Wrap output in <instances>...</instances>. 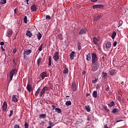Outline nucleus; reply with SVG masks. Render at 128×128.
I'll return each mask as SVG.
<instances>
[{
  "mask_svg": "<svg viewBox=\"0 0 128 128\" xmlns=\"http://www.w3.org/2000/svg\"><path fill=\"white\" fill-rule=\"evenodd\" d=\"M92 56V64H96L98 62V56H96V53H92L91 54Z\"/></svg>",
  "mask_w": 128,
  "mask_h": 128,
  "instance_id": "f257e3e1",
  "label": "nucleus"
},
{
  "mask_svg": "<svg viewBox=\"0 0 128 128\" xmlns=\"http://www.w3.org/2000/svg\"><path fill=\"white\" fill-rule=\"evenodd\" d=\"M48 90V87L46 86H44L41 92H40V97L42 98V96H44V94H46V90Z\"/></svg>",
  "mask_w": 128,
  "mask_h": 128,
  "instance_id": "f03ea898",
  "label": "nucleus"
},
{
  "mask_svg": "<svg viewBox=\"0 0 128 128\" xmlns=\"http://www.w3.org/2000/svg\"><path fill=\"white\" fill-rule=\"evenodd\" d=\"M91 66H92V72H96L98 70V68L100 66H99L98 63H94V64H92V65Z\"/></svg>",
  "mask_w": 128,
  "mask_h": 128,
  "instance_id": "7ed1b4c3",
  "label": "nucleus"
},
{
  "mask_svg": "<svg viewBox=\"0 0 128 128\" xmlns=\"http://www.w3.org/2000/svg\"><path fill=\"white\" fill-rule=\"evenodd\" d=\"M18 74V70L16 68L12 69L10 72V80H12L14 74Z\"/></svg>",
  "mask_w": 128,
  "mask_h": 128,
  "instance_id": "20e7f679",
  "label": "nucleus"
},
{
  "mask_svg": "<svg viewBox=\"0 0 128 128\" xmlns=\"http://www.w3.org/2000/svg\"><path fill=\"white\" fill-rule=\"evenodd\" d=\"M48 72H42L40 73V80H44V78H48Z\"/></svg>",
  "mask_w": 128,
  "mask_h": 128,
  "instance_id": "39448f33",
  "label": "nucleus"
},
{
  "mask_svg": "<svg viewBox=\"0 0 128 128\" xmlns=\"http://www.w3.org/2000/svg\"><path fill=\"white\" fill-rule=\"evenodd\" d=\"M54 58L55 62H58L60 60V52H56Z\"/></svg>",
  "mask_w": 128,
  "mask_h": 128,
  "instance_id": "423d86ee",
  "label": "nucleus"
},
{
  "mask_svg": "<svg viewBox=\"0 0 128 128\" xmlns=\"http://www.w3.org/2000/svg\"><path fill=\"white\" fill-rule=\"evenodd\" d=\"M13 32H14L12 31V30L8 29L6 31V36L10 38L11 36L12 35Z\"/></svg>",
  "mask_w": 128,
  "mask_h": 128,
  "instance_id": "0eeeda50",
  "label": "nucleus"
},
{
  "mask_svg": "<svg viewBox=\"0 0 128 128\" xmlns=\"http://www.w3.org/2000/svg\"><path fill=\"white\" fill-rule=\"evenodd\" d=\"M8 108V103L6 102H4L3 103V105L2 106V110L4 112H6Z\"/></svg>",
  "mask_w": 128,
  "mask_h": 128,
  "instance_id": "6e6552de",
  "label": "nucleus"
},
{
  "mask_svg": "<svg viewBox=\"0 0 128 128\" xmlns=\"http://www.w3.org/2000/svg\"><path fill=\"white\" fill-rule=\"evenodd\" d=\"M93 8H102L104 9V6L102 4H95L92 6Z\"/></svg>",
  "mask_w": 128,
  "mask_h": 128,
  "instance_id": "1a4fd4ad",
  "label": "nucleus"
},
{
  "mask_svg": "<svg viewBox=\"0 0 128 128\" xmlns=\"http://www.w3.org/2000/svg\"><path fill=\"white\" fill-rule=\"evenodd\" d=\"M32 54V50H24L23 53V54H24V58L26 56H26H28V54Z\"/></svg>",
  "mask_w": 128,
  "mask_h": 128,
  "instance_id": "9d476101",
  "label": "nucleus"
},
{
  "mask_svg": "<svg viewBox=\"0 0 128 128\" xmlns=\"http://www.w3.org/2000/svg\"><path fill=\"white\" fill-rule=\"evenodd\" d=\"M86 28H82L79 32V34L82 35L84 34H86Z\"/></svg>",
  "mask_w": 128,
  "mask_h": 128,
  "instance_id": "9b49d317",
  "label": "nucleus"
},
{
  "mask_svg": "<svg viewBox=\"0 0 128 128\" xmlns=\"http://www.w3.org/2000/svg\"><path fill=\"white\" fill-rule=\"evenodd\" d=\"M27 90L29 92H32V87L30 85V84H28L26 86Z\"/></svg>",
  "mask_w": 128,
  "mask_h": 128,
  "instance_id": "f8f14e48",
  "label": "nucleus"
},
{
  "mask_svg": "<svg viewBox=\"0 0 128 128\" xmlns=\"http://www.w3.org/2000/svg\"><path fill=\"white\" fill-rule=\"evenodd\" d=\"M72 88L74 92L76 90V82H74L72 83Z\"/></svg>",
  "mask_w": 128,
  "mask_h": 128,
  "instance_id": "ddd939ff",
  "label": "nucleus"
},
{
  "mask_svg": "<svg viewBox=\"0 0 128 128\" xmlns=\"http://www.w3.org/2000/svg\"><path fill=\"white\" fill-rule=\"evenodd\" d=\"M102 20V16H98L93 18V20H94V22H98V20Z\"/></svg>",
  "mask_w": 128,
  "mask_h": 128,
  "instance_id": "4468645a",
  "label": "nucleus"
},
{
  "mask_svg": "<svg viewBox=\"0 0 128 128\" xmlns=\"http://www.w3.org/2000/svg\"><path fill=\"white\" fill-rule=\"evenodd\" d=\"M26 36H28V38H32V33L30 30H27L26 32Z\"/></svg>",
  "mask_w": 128,
  "mask_h": 128,
  "instance_id": "2eb2a0df",
  "label": "nucleus"
},
{
  "mask_svg": "<svg viewBox=\"0 0 128 128\" xmlns=\"http://www.w3.org/2000/svg\"><path fill=\"white\" fill-rule=\"evenodd\" d=\"M42 62V57H40L37 61V64L38 66H40V64Z\"/></svg>",
  "mask_w": 128,
  "mask_h": 128,
  "instance_id": "dca6fc26",
  "label": "nucleus"
},
{
  "mask_svg": "<svg viewBox=\"0 0 128 128\" xmlns=\"http://www.w3.org/2000/svg\"><path fill=\"white\" fill-rule=\"evenodd\" d=\"M93 42L96 46H98V38H93Z\"/></svg>",
  "mask_w": 128,
  "mask_h": 128,
  "instance_id": "f3484780",
  "label": "nucleus"
},
{
  "mask_svg": "<svg viewBox=\"0 0 128 128\" xmlns=\"http://www.w3.org/2000/svg\"><path fill=\"white\" fill-rule=\"evenodd\" d=\"M92 58V55L90 54V53H88L87 55H86V60L88 62H90V58Z\"/></svg>",
  "mask_w": 128,
  "mask_h": 128,
  "instance_id": "a211bd4d",
  "label": "nucleus"
},
{
  "mask_svg": "<svg viewBox=\"0 0 128 128\" xmlns=\"http://www.w3.org/2000/svg\"><path fill=\"white\" fill-rule=\"evenodd\" d=\"M92 96L93 98H98V91L94 90L92 92Z\"/></svg>",
  "mask_w": 128,
  "mask_h": 128,
  "instance_id": "6ab92c4d",
  "label": "nucleus"
},
{
  "mask_svg": "<svg viewBox=\"0 0 128 128\" xmlns=\"http://www.w3.org/2000/svg\"><path fill=\"white\" fill-rule=\"evenodd\" d=\"M12 100L14 102H18V98L16 96V95H13L12 98Z\"/></svg>",
  "mask_w": 128,
  "mask_h": 128,
  "instance_id": "aec40b11",
  "label": "nucleus"
},
{
  "mask_svg": "<svg viewBox=\"0 0 128 128\" xmlns=\"http://www.w3.org/2000/svg\"><path fill=\"white\" fill-rule=\"evenodd\" d=\"M120 112V110L114 108L112 110V114H116V112Z\"/></svg>",
  "mask_w": 128,
  "mask_h": 128,
  "instance_id": "412c9836",
  "label": "nucleus"
},
{
  "mask_svg": "<svg viewBox=\"0 0 128 128\" xmlns=\"http://www.w3.org/2000/svg\"><path fill=\"white\" fill-rule=\"evenodd\" d=\"M112 46V43L110 42H108L106 44V48H110Z\"/></svg>",
  "mask_w": 128,
  "mask_h": 128,
  "instance_id": "4be33fe9",
  "label": "nucleus"
},
{
  "mask_svg": "<svg viewBox=\"0 0 128 128\" xmlns=\"http://www.w3.org/2000/svg\"><path fill=\"white\" fill-rule=\"evenodd\" d=\"M32 12H36V5H32L31 7Z\"/></svg>",
  "mask_w": 128,
  "mask_h": 128,
  "instance_id": "5701e85b",
  "label": "nucleus"
},
{
  "mask_svg": "<svg viewBox=\"0 0 128 128\" xmlns=\"http://www.w3.org/2000/svg\"><path fill=\"white\" fill-rule=\"evenodd\" d=\"M36 36H37V38L39 40H40V38H42V34L40 32L36 34Z\"/></svg>",
  "mask_w": 128,
  "mask_h": 128,
  "instance_id": "b1692460",
  "label": "nucleus"
},
{
  "mask_svg": "<svg viewBox=\"0 0 128 128\" xmlns=\"http://www.w3.org/2000/svg\"><path fill=\"white\" fill-rule=\"evenodd\" d=\"M74 58V52H72L70 54V60H72Z\"/></svg>",
  "mask_w": 128,
  "mask_h": 128,
  "instance_id": "393cba45",
  "label": "nucleus"
},
{
  "mask_svg": "<svg viewBox=\"0 0 128 128\" xmlns=\"http://www.w3.org/2000/svg\"><path fill=\"white\" fill-rule=\"evenodd\" d=\"M63 74H68V68H65L64 70H63Z\"/></svg>",
  "mask_w": 128,
  "mask_h": 128,
  "instance_id": "a878e982",
  "label": "nucleus"
},
{
  "mask_svg": "<svg viewBox=\"0 0 128 128\" xmlns=\"http://www.w3.org/2000/svg\"><path fill=\"white\" fill-rule=\"evenodd\" d=\"M108 106L110 108L114 106V102L112 101L109 104H108Z\"/></svg>",
  "mask_w": 128,
  "mask_h": 128,
  "instance_id": "bb28decb",
  "label": "nucleus"
},
{
  "mask_svg": "<svg viewBox=\"0 0 128 128\" xmlns=\"http://www.w3.org/2000/svg\"><path fill=\"white\" fill-rule=\"evenodd\" d=\"M55 110H56V112H58V114L62 113V110L60 108H56Z\"/></svg>",
  "mask_w": 128,
  "mask_h": 128,
  "instance_id": "cd10ccee",
  "label": "nucleus"
},
{
  "mask_svg": "<svg viewBox=\"0 0 128 128\" xmlns=\"http://www.w3.org/2000/svg\"><path fill=\"white\" fill-rule=\"evenodd\" d=\"M85 108L86 112H90V108L88 105L85 106Z\"/></svg>",
  "mask_w": 128,
  "mask_h": 128,
  "instance_id": "c85d7f7f",
  "label": "nucleus"
},
{
  "mask_svg": "<svg viewBox=\"0 0 128 128\" xmlns=\"http://www.w3.org/2000/svg\"><path fill=\"white\" fill-rule=\"evenodd\" d=\"M39 118H46V114H42L40 115Z\"/></svg>",
  "mask_w": 128,
  "mask_h": 128,
  "instance_id": "c756f323",
  "label": "nucleus"
},
{
  "mask_svg": "<svg viewBox=\"0 0 128 128\" xmlns=\"http://www.w3.org/2000/svg\"><path fill=\"white\" fill-rule=\"evenodd\" d=\"M114 72H116V70L112 69L110 71V76H114Z\"/></svg>",
  "mask_w": 128,
  "mask_h": 128,
  "instance_id": "7c9ffc66",
  "label": "nucleus"
},
{
  "mask_svg": "<svg viewBox=\"0 0 128 128\" xmlns=\"http://www.w3.org/2000/svg\"><path fill=\"white\" fill-rule=\"evenodd\" d=\"M40 88H39L36 92L35 96H38V94H40Z\"/></svg>",
  "mask_w": 128,
  "mask_h": 128,
  "instance_id": "2f4dec72",
  "label": "nucleus"
},
{
  "mask_svg": "<svg viewBox=\"0 0 128 128\" xmlns=\"http://www.w3.org/2000/svg\"><path fill=\"white\" fill-rule=\"evenodd\" d=\"M58 36V38H59V40H64V38L62 36V34H59Z\"/></svg>",
  "mask_w": 128,
  "mask_h": 128,
  "instance_id": "473e14b6",
  "label": "nucleus"
},
{
  "mask_svg": "<svg viewBox=\"0 0 128 128\" xmlns=\"http://www.w3.org/2000/svg\"><path fill=\"white\" fill-rule=\"evenodd\" d=\"M116 32H114L112 34V40H114V38H116Z\"/></svg>",
  "mask_w": 128,
  "mask_h": 128,
  "instance_id": "72a5a7b5",
  "label": "nucleus"
},
{
  "mask_svg": "<svg viewBox=\"0 0 128 128\" xmlns=\"http://www.w3.org/2000/svg\"><path fill=\"white\" fill-rule=\"evenodd\" d=\"M6 4V0H1L0 2V4Z\"/></svg>",
  "mask_w": 128,
  "mask_h": 128,
  "instance_id": "f704fd0d",
  "label": "nucleus"
},
{
  "mask_svg": "<svg viewBox=\"0 0 128 128\" xmlns=\"http://www.w3.org/2000/svg\"><path fill=\"white\" fill-rule=\"evenodd\" d=\"M48 60H49L48 66H52V57L51 56H49Z\"/></svg>",
  "mask_w": 128,
  "mask_h": 128,
  "instance_id": "c9c22d12",
  "label": "nucleus"
},
{
  "mask_svg": "<svg viewBox=\"0 0 128 128\" xmlns=\"http://www.w3.org/2000/svg\"><path fill=\"white\" fill-rule=\"evenodd\" d=\"M106 76H108V74H106V72H102V78H106Z\"/></svg>",
  "mask_w": 128,
  "mask_h": 128,
  "instance_id": "e433bc0d",
  "label": "nucleus"
},
{
  "mask_svg": "<svg viewBox=\"0 0 128 128\" xmlns=\"http://www.w3.org/2000/svg\"><path fill=\"white\" fill-rule=\"evenodd\" d=\"M44 46V44H41L40 45V46L38 47V50H40V52H42V46Z\"/></svg>",
  "mask_w": 128,
  "mask_h": 128,
  "instance_id": "4c0bfd02",
  "label": "nucleus"
},
{
  "mask_svg": "<svg viewBox=\"0 0 128 128\" xmlns=\"http://www.w3.org/2000/svg\"><path fill=\"white\" fill-rule=\"evenodd\" d=\"M46 20H50V18H52V17L50 16L49 15H46Z\"/></svg>",
  "mask_w": 128,
  "mask_h": 128,
  "instance_id": "58836bf2",
  "label": "nucleus"
},
{
  "mask_svg": "<svg viewBox=\"0 0 128 128\" xmlns=\"http://www.w3.org/2000/svg\"><path fill=\"white\" fill-rule=\"evenodd\" d=\"M24 24H28V17L26 16H25V17L24 18Z\"/></svg>",
  "mask_w": 128,
  "mask_h": 128,
  "instance_id": "ea45409f",
  "label": "nucleus"
},
{
  "mask_svg": "<svg viewBox=\"0 0 128 128\" xmlns=\"http://www.w3.org/2000/svg\"><path fill=\"white\" fill-rule=\"evenodd\" d=\"M103 108L104 109V110H106L108 112H110V110H108V107L106 106H103Z\"/></svg>",
  "mask_w": 128,
  "mask_h": 128,
  "instance_id": "a19ab883",
  "label": "nucleus"
},
{
  "mask_svg": "<svg viewBox=\"0 0 128 128\" xmlns=\"http://www.w3.org/2000/svg\"><path fill=\"white\" fill-rule=\"evenodd\" d=\"M66 106H72V102L70 101H67L66 102Z\"/></svg>",
  "mask_w": 128,
  "mask_h": 128,
  "instance_id": "79ce46f5",
  "label": "nucleus"
},
{
  "mask_svg": "<svg viewBox=\"0 0 128 128\" xmlns=\"http://www.w3.org/2000/svg\"><path fill=\"white\" fill-rule=\"evenodd\" d=\"M78 49L79 50H82V45H80V43H78Z\"/></svg>",
  "mask_w": 128,
  "mask_h": 128,
  "instance_id": "37998d69",
  "label": "nucleus"
},
{
  "mask_svg": "<svg viewBox=\"0 0 128 128\" xmlns=\"http://www.w3.org/2000/svg\"><path fill=\"white\" fill-rule=\"evenodd\" d=\"M48 124L50 126H54V122H52V121H49L48 122Z\"/></svg>",
  "mask_w": 128,
  "mask_h": 128,
  "instance_id": "c03bdc74",
  "label": "nucleus"
},
{
  "mask_svg": "<svg viewBox=\"0 0 128 128\" xmlns=\"http://www.w3.org/2000/svg\"><path fill=\"white\" fill-rule=\"evenodd\" d=\"M12 114H14V110H11L10 111V114H9V118H10V116H12Z\"/></svg>",
  "mask_w": 128,
  "mask_h": 128,
  "instance_id": "a18cd8bd",
  "label": "nucleus"
},
{
  "mask_svg": "<svg viewBox=\"0 0 128 128\" xmlns=\"http://www.w3.org/2000/svg\"><path fill=\"white\" fill-rule=\"evenodd\" d=\"M122 24V20H120L119 21V26H118V28H120V26H121Z\"/></svg>",
  "mask_w": 128,
  "mask_h": 128,
  "instance_id": "49530a36",
  "label": "nucleus"
},
{
  "mask_svg": "<svg viewBox=\"0 0 128 128\" xmlns=\"http://www.w3.org/2000/svg\"><path fill=\"white\" fill-rule=\"evenodd\" d=\"M106 92H108V90H110V86H106Z\"/></svg>",
  "mask_w": 128,
  "mask_h": 128,
  "instance_id": "de8ad7c7",
  "label": "nucleus"
},
{
  "mask_svg": "<svg viewBox=\"0 0 128 128\" xmlns=\"http://www.w3.org/2000/svg\"><path fill=\"white\" fill-rule=\"evenodd\" d=\"M24 126L25 128H28V124H27L26 122H25Z\"/></svg>",
  "mask_w": 128,
  "mask_h": 128,
  "instance_id": "09e8293b",
  "label": "nucleus"
},
{
  "mask_svg": "<svg viewBox=\"0 0 128 128\" xmlns=\"http://www.w3.org/2000/svg\"><path fill=\"white\" fill-rule=\"evenodd\" d=\"M116 44H118V42L116 41H114L113 43L114 46H116Z\"/></svg>",
  "mask_w": 128,
  "mask_h": 128,
  "instance_id": "8fccbe9b",
  "label": "nucleus"
},
{
  "mask_svg": "<svg viewBox=\"0 0 128 128\" xmlns=\"http://www.w3.org/2000/svg\"><path fill=\"white\" fill-rule=\"evenodd\" d=\"M14 128H20V125L15 124L14 126Z\"/></svg>",
  "mask_w": 128,
  "mask_h": 128,
  "instance_id": "3c124183",
  "label": "nucleus"
},
{
  "mask_svg": "<svg viewBox=\"0 0 128 128\" xmlns=\"http://www.w3.org/2000/svg\"><path fill=\"white\" fill-rule=\"evenodd\" d=\"M96 82H98V79H95V80H92V84H96Z\"/></svg>",
  "mask_w": 128,
  "mask_h": 128,
  "instance_id": "603ef678",
  "label": "nucleus"
},
{
  "mask_svg": "<svg viewBox=\"0 0 128 128\" xmlns=\"http://www.w3.org/2000/svg\"><path fill=\"white\" fill-rule=\"evenodd\" d=\"M1 50H2V52H4L6 50H4V46H2L0 47Z\"/></svg>",
  "mask_w": 128,
  "mask_h": 128,
  "instance_id": "864d4df0",
  "label": "nucleus"
},
{
  "mask_svg": "<svg viewBox=\"0 0 128 128\" xmlns=\"http://www.w3.org/2000/svg\"><path fill=\"white\" fill-rule=\"evenodd\" d=\"M0 46H4V42H1L0 43Z\"/></svg>",
  "mask_w": 128,
  "mask_h": 128,
  "instance_id": "5fc2aeb1",
  "label": "nucleus"
},
{
  "mask_svg": "<svg viewBox=\"0 0 128 128\" xmlns=\"http://www.w3.org/2000/svg\"><path fill=\"white\" fill-rule=\"evenodd\" d=\"M16 49L14 48L13 50V54H16Z\"/></svg>",
  "mask_w": 128,
  "mask_h": 128,
  "instance_id": "6e6d98bb",
  "label": "nucleus"
},
{
  "mask_svg": "<svg viewBox=\"0 0 128 128\" xmlns=\"http://www.w3.org/2000/svg\"><path fill=\"white\" fill-rule=\"evenodd\" d=\"M86 96H90V93H86Z\"/></svg>",
  "mask_w": 128,
  "mask_h": 128,
  "instance_id": "4d7b16f0",
  "label": "nucleus"
},
{
  "mask_svg": "<svg viewBox=\"0 0 128 128\" xmlns=\"http://www.w3.org/2000/svg\"><path fill=\"white\" fill-rule=\"evenodd\" d=\"M92 2H98V0H90Z\"/></svg>",
  "mask_w": 128,
  "mask_h": 128,
  "instance_id": "13d9d810",
  "label": "nucleus"
},
{
  "mask_svg": "<svg viewBox=\"0 0 128 128\" xmlns=\"http://www.w3.org/2000/svg\"><path fill=\"white\" fill-rule=\"evenodd\" d=\"M104 128H108V124L104 125Z\"/></svg>",
  "mask_w": 128,
  "mask_h": 128,
  "instance_id": "bf43d9fd",
  "label": "nucleus"
},
{
  "mask_svg": "<svg viewBox=\"0 0 128 128\" xmlns=\"http://www.w3.org/2000/svg\"><path fill=\"white\" fill-rule=\"evenodd\" d=\"M82 74L83 75V76H86V71H84V72H82Z\"/></svg>",
  "mask_w": 128,
  "mask_h": 128,
  "instance_id": "052dcab7",
  "label": "nucleus"
},
{
  "mask_svg": "<svg viewBox=\"0 0 128 128\" xmlns=\"http://www.w3.org/2000/svg\"><path fill=\"white\" fill-rule=\"evenodd\" d=\"M87 120H90V118L89 116H88Z\"/></svg>",
  "mask_w": 128,
  "mask_h": 128,
  "instance_id": "680f3d73",
  "label": "nucleus"
},
{
  "mask_svg": "<svg viewBox=\"0 0 128 128\" xmlns=\"http://www.w3.org/2000/svg\"><path fill=\"white\" fill-rule=\"evenodd\" d=\"M28 0H26L27 4H30V3H28Z\"/></svg>",
  "mask_w": 128,
  "mask_h": 128,
  "instance_id": "e2e57ef3",
  "label": "nucleus"
},
{
  "mask_svg": "<svg viewBox=\"0 0 128 128\" xmlns=\"http://www.w3.org/2000/svg\"><path fill=\"white\" fill-rule=\"evenodd\" d=\"M120 100V96H118V100Z\"/></svg>",
  "mask_w": 128,
  "mask_h": 128,
  "instance_id": "0e129e2a",
  "label": "nucleus"
},
{
  "mask_svg": "<svg viewBox=\"0 0 128 128\" xmlns=\"http://www.w3.org/2000/svg\"><path fill=\"white\" fill-rule=\"evenodd\" d=\"M40 126H44V124L42 122L40 124Z\"/></svg>",
  "mask_w": 128,
  "mask_h": 128,
  "instance_id": "69168bd1",
  "label": "nucleus"
},
{
  "mask_svg": "<svg viewBox=\"0 0 128 128\" xmlns=\"http://www.w3.org/2000/svg\"><path fill=\"white\" fill-rule=\"evenodd\" d=\"M14 12L16 13V8H15L14 10Z\"/></svg>",
  "mask_w": 128,
  "mask_h": 128,
  "instance_id": "338daca9",
  "label": "nucleus"
},
{
  "mask_svg": "<svg viewBox=\"0 0 128 128\" xmlns=\"http://www.w3.org/2000/svg\"><path fill=\"white\" fill-rule=\"evenodd\" d=\"M47 128H52V126H49L47 127Z\"/></svg>",
  "mask_w": 128,
  "mask_h": 128,
  "instance_id": "774afa93",
  "label": "nucleus"
}]
</instances>
